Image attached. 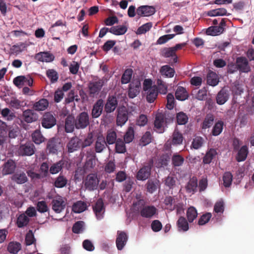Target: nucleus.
<instances>
[{
  "mask_svg": "<svg viewBox=\"0 0 254 254\" xmlns=\"http://www.w3.org/2000/svg\"><path fill=\"white\" fill-rule=\"evenodd\" d=\"M147 91L146 100L149 103H153L156 100L158 96L157 87L153 86L150 87Z\"/></svg>",
  "mask_w": 254,
  "mask_h": 254,
  "instance_id": "nucleus-32",
  "label": "nucleus"
},
{
  "mask_svg": "<svg viewBox=\"0 0 254 254\" xmlns=\"http://www.w3.org/2000/svg\"><path fill=\"white\" fill-rule=\"evenodd\" d=\"M93 209L97 219L101 220L103 218L105 208L102 198L97 200L93 206Z\"/></svg>",
  "mask_w": 254,
  "mask_h": 254,
  "instance_id": "nucleus-9",
  "label": "nucleus"
},
{
  "mask_svg": "<svg viewBox=\"0 0 254 254\" xmlns=\"http://www.w3.org/2000/svg\"><path fill=\"white\" fill-rule=\"evenodd\" d=\"M12 181L18 184H23L28 181L26 174L23 172H18L11 176Z\"/></svg>",
  "mask_w": 254,
  "mask_h": 254,
  "instance_id": "nucleus-28",
  "label": "nucleus"
},
{
  "mask_svg": "<svg viewBox=\"0 0 254 254\" xmlns=\"http://www.w3.org/2000/svg\"><path fill=\"white\" fill-rule=\"evenodd\" d=\"M176 181L177 178L172 175H169L164 178L163 182L167 187L170 189H172L176 186Z\"/></svg>",
  "mask_w": 254,
  "mask_h": 254,
  "instance_id": "nucleus-51",
  "label": "nucleus"
},
{
  "mask_svg": "<svg viewBox=\"0 0 254 254\" xmlns=\"http://www.w3.org/2000/svg\"><path fill=\"white\" fill-rule=\"evenodd\" d=\"M141 83L139 80L132 82L129 85L128 96L130 98H134L140 93Z\"/></svg>",
  "mask_w": 254,
  "mask_h": 254,
  "instance_id": "nucleus-14",
  "label": "nucleus"
},
{
  "mask_svg": "<svg viewBox=\"0 0 254 254\" xmlns=\"http://www.w3.org/2000/svg\"><path fill=\"white\" fill-rule=\"evenodd\" d=\"M33 141L37 144H40L45 141V137L39 129L35 130L32 134Z\"/></svg>",
  "mask_w": 254,
  "mask_h": 254,
  "instance_id": "nucleus-47",
  "label": "nucleus"
},
{
  "mask_svg": "<svg viewBox=\"0 0 254 254\" xmlns=\"http://www.w3.org/2000/svg\"><path fill=\"white\" fill-rule=\"evenodd\" d=\"M206 81L208 85L215 86L218 84L219 78L218 75L215 72L209 70L207 74Z\"/></svg>",
  "mask_w": 254,
  "mask_h": 254,
  "instance_id": "nucleus-29",
  "label": "nucleus"
},
{
  "mask_svg": "<svg viewBox=\"0 0 254 254\" xmlns=\"http://www.w3.org/2000/svg\"><path fill=\"white\" fill-rule=\"evenodd\" d=\"M22 117L23 120L27 123H31L37 119V114L30 109L23 111Z\"/></svg>",
  "mask_w": 254,
  "mask_h": 254,
  "instance_id": "nucleus-25",
  "label": "nucleus"
},
{
  "mask_svg": "<svg viewBox=\"0 0 254 254\" xmlns=\"http://www.w3.org/2000/svg\"><path fill=\"white\" fill-rule=\"evenodd\" d=\"M35 58L40 62L49 63L54 61L55 57L49 52H43L36 54Z\"/></svg>",
  "mask_w": 254,
  "mask_h": 254,
  "instance_id": "nucleus-23",
  "label": "nucleus"
},
{
  "mask_svg": "<svg viewBox=\"0 0 254 254\" xmlns=\"http://www.w3.org/2000/svg\"><path fill=\"white\" fill-rule=\"evenodd\" d=\"M176 98L180 101H184L189 97V94L185 88L178 86L175 92Z\"/></svg>",
  "mask_w": 254,
  "mask_h": 254,
  "instance_id": "nucleus-33",
  "label": "nucleus"
},
{
  "mask_svg": "<svg viewBox=\"0 0 254 254\" xmlns=\"http://www.w3.org/2000/svg\"><path fill=\"white\" fill-rule=\"evenodd\" d=\"M137 200L135 202H133V209L136 211H138L139 213L140 211L146 205H145L146 201L142 198H140V196H136Z\"/></svg>",
  "mask_w": 254,
  "mask_h": 254,
  "instance_id": "nucleus-48",
  "label": "nucleus"
},
{
  "mask_svg": "<svg viewBox=\"0 0 254 254\" xmlns=\"http://www.w3.org/2000/svg\"><path fill=\"white\" fill-rule=\"evenodd\" d=\"M155 12V9L153 6L142 5L136 10V13L139 16H149L154 14Z\"/></svg>",
  "mask_w": 254,
  "mask_h": 254,
  "instance_id": "nucleus-16",
  "label": "nucleus"
},
{
  "mask_svg": "<svg viewBox=\"0 0 254 254\" xmlns=\"http://www.w3.org/2000/svg\"><path fill=\"white\" fill-rule=\"evenodd\" d=\"M217 155V152L215 149H209L203 158V163L205 164H210L212 160Z\"/></svg>",
  "mask_w": 254,
  "mask_h": 254,
  "instance_id": "nucleus-36",
  "label": "nucleus"
},
{
  "mask_svg": "<svg viewBox=\"0 0 254 254\" xmlns=\"http://www.w3.org/2000/svg\"><path fill=\"white\" fill-rule=\"evenodd\" d=\"M35 147L31 142H27L20 145L18 150L19 155L22 156H31L35 153Z\"/></svg>",
  "mask_w": 254,
  "mask_h": 254,
  "instance_id": "nucleus-5",
  "label": "nucleus"
},
{
  "mask_svg": "<svg viewBox=\"0 0 254 254\" xmlns=\"http://www.w3.org/2000/svg\"><path fill=\"white\" fill-rule=\"evenodd\" d=\"M118 102L115 96H109L105 105V111L107 113L113 112L117 107Z\"/></svg>",
  "mask_w": 254,
  "mask_h": 254,
  "instance_id": "nucleus-15",
  "label": "nucleus"
},
{
  "mask_svg": "<svg viewBox=\"0 0 254 254\" xmlns=\"http://www.w3.org/2000/svg\"><path fill=\"white\" fill-rule=\"evenodd\" d=\"M127 27L125 25L113 26L110 28L109 32L116 35L124 34L127 31Z\"/></svg>",
  "mask_w": 254,
  "mask_h": 254,
  "instance_id": "nucleus-43",
  "label": "nucleus"
},
{
  "mask_svg": "<svg viewBox=\"0 0 254 254\" xmlns=\"http://www.w3.org/2000/svg\"><path fill=\"white\" fill-rule=\"evenodd\" d=\"M62 147L61 142L57 138L50 139L47 144V149L50 153L56 154Z\"/></svg>",
  "mask_w": 254,
  "mask_h": 254,
  "instance_id": "nucleus-10",
  "label": "nucleus"
},
{
  "mask_svg": "<svg viewBox=\"0 0 254 254\" xmlns=\"http://www.w3.org/2000/svg\"><path fill=\"white\" fill-rule=\"evenodd\" d=\"M187 217L190 223L192 222L197 216V212L195 207H190L187 211Z\"/></svg>",
  "mask_w": 254,
  "mask_h": 254,
  "instance_id": "nucleus-50",
  "label": "nucleus"
},
{
  "mask_svg": "<svg viewBox=\"0 0 254 254\" xmlns=\"http://www.w3.org/2000/svg\"><path fill=\"white\" fill-rule=\"evenodd\" d=\"M30 221V219L25 213H22L17 218L16 224L18 228L27 226Z\"/></svg>",
  "mask_w": 254,
  "mask_h": 254,
  "instance_id": "nucleus-40",
  "label": "nucleus"
},
{
  "mask_svg": "<svg viewBox=\"0 0 254 254\" xmlns=\"http://www.w3.org/2000/svg\"><path fill=\"white\" fill-rule=\"evenodd\" d=\"M183 137L178 130H175L173 134L172 143L173 144H180L182 143Z\"/></svg>",
  "mask_w": 254,
  "mask_h": 254,
  "instance_id": "nucleus-59",
  "label": "nucleus"
},
{
  "mask_svg": "<svg viewBox=\"0 0 254 254\" xmlns=\"http://www.w3.org/2000/svg\"><path fill=\"white\" fill-rule=\"evenodd\" d=\"M229 94L228 91L222 88L217 93L216 100L218 105H223L229 99Z\"/></svg>",
  "mask_w": 254,
  "mask_h": 254,
  "instance_id": "nucleus-26",
  "label": "nucleus"
},
{
  "mask_svg": "<svg viewBox=\"0 0 254 254\" xmlns=\"http://www.w3.org/2000/svg\"><path fill=\"white\" fill-rule=\"evenodd\" d=\"M224 122L219 120L215 123L211 130V134L213 136H218L221 133L223 129Z\"/></svg>",
  "mask_w": 254,
  "mask_h": 254,
  "instance_id": "nucleus-38",
  "label": "nucleus"
},
{
  "mask_svg": "<svg viewBox=\"0 0 254 254\" xmlns=\"http://www.w3.org/2000/svg\"><path fill=\"white\" fill-rule=\"evenodd\" d=\"M186 218L183 216H180L177 222V226L179 231L186 232L189 229V223Z\"/></svg>",
  "mask_w": 254,
  "mask_h": 254,
  "instance_id": "nucleus-34",
  "label": "nucleus"
},
{
  "mask_svg": "<svg viewBox=\"0 0 254 254\" xmlns=\"http://www.w3.org/2000/svg\"><path fill=\"white\" fill-rule=\"evenodd\" d=\"M75 119L73 116L68 115L65 120L64 128L66 132L71 133L75 127Z\"/></svg>",
  "mask_w": 254,
  "mask_h": 254,
  "instance_id": "nucleus-27",
  "label": "nucleus"
},
{
  "mask_svg": "<svg viewBox=\"0 0 254 254\" xmlns=\"http://www.w3.org/2000/svg\"><path fill=\"white\" fill-rule=\"evenodd\" d=\"M99 180L96 174H89L83 181L85 188L89 191H94L98 188Z\"/></svg>",
  "mask_w": 254,
  "mask_h": 254,
  "instance_id": "nucleus-2",
  "label": "nucleus"
},
{
  "mask_svg": "<svg viewBox=\"0 0 254 254\" xmlns=\"http://www.w3.org/2000/svg\"><path fill=\"white\" fill-rule=\"evenodd\" d=\"M104 106V101L102 99L97 100L93 106L91 116L93 119L98 118L102 114Z\"/></svg>",
  "mask_w": 254,
  "mask_h": 254,
  "instance_id": "nucleus-13",
  "label": "nucleus"
},
{
  "mask_svg": "<svg viewBox=\"0 0 254 254\" xmlns=\"http://www.w3.org/2000/svg\"><path fill=\"white\" fill-rule=\"evenodd\" d=\"M133 73L131 68H127L124 72L121 77V83L123 84H127L130 81Z\"/></svg>",
  "mask_w": 254,
  "mask_h": 254,
  "instance_id": "nucleus-44",
  "label": "nucleus"
},
{
  "mask_svg": "<svg viewBox=\"0 0 254 254\" xmlns=\"http://www.w3.org/2000/svg\"><path fill=\"white\" fill-rule=\"evenodd\" d=\"M52 204L53 210L57 213H60L64 209L66 202L62 196H58L53 199Z\"/></svg>",
  "mask_w": 254,
  "mask_h": 254,
  "instance_id": "nucleus-8",
  "label": "nucleus"
},
{
  "mask_svg": "<svg viewBox=\"0 0 254 254\" xmlns=\"http://www.w3.org/2000/svg\"><path fill=\"white\" fill-rule=\"evenodd\" d=\"M177 121L179 125H185L188 121V116L183 112H179L177 114Z\"/></svg>",
  "mask_w": 254,
  "mask_h": 254,
  "instance_id": "nucleus-60",
  "label": "nucleus"
},
{
  "mask_svg": "<svg viewBox=\"0 0 254 254\" xmlns=\"http://www.w3.org/2000/svg\"><path fill=\"white\" fill-rule=\"evenodd\" d=\"M107 146L105 138L102 136H98L96 140L94 147L96 153H101Z\"/></svg>",
  "mask_w": 254,
  "mask_h": 254,
  "instance_id": "nucleus-24",
  "label": "nucleus"
},
{
  "mask_svg": "<svg viewBox=\"0 0 254 254\" xmlns=\"http://www.w3.org/2000/svg\"><path fill=\"white\" fill-rule=\"evenodd\" d=\"M115 150L117 153H124L126 151V147L124 141L121 139H118L116 141Z\"/></svg>",
  "mask_w": 254,
  "mask_h": 254,
  "instance_id": "nucleus-56",
  "label": "nucleus"
},
{
  "mask_svg": "<svg viewBox=\"0 0 254 254\" xmlns=\"http://www.w3.org/2000/svg\"><path fill=\"white\" fill-rule=\"evenodd\" d=\"M16 168V163L12 159H8L3 165L2 173L3 175L12 174Z\"/></svg>",
  "mask_w": 254,
  "mask_h": 254,
  "instance_id": "nucleus-21",
  "label": "nucleus"
},
{
  "mask_svg": "<svg viewBox=\"0 0 254 254\" xmlns=\"http://www.w3.org/2000/svg\"><path fill=\"white\" fill-rule=\"evenodd\" d=\"M157 208L153 205H146L140 212V215L143 218H151L157 213Z\"/></svg>",
  "mask_w": 254,
  "mask_h": 254,
  "instance_id": "nucleus-20",
  "label": "nucleus"
},
{
  "mask_svg": "<svg viewBox=\"0 0 254 254\" xmlns=\"http://www.w3.org/2000/svg\"><path fill=\"white\" fill-rule=\"evenodd\" d=\"M170 156L167 153L162 154L160 156L158 160V167H162L166 166L170 161Z\"/></svg>",
  "mask_w": 254,
  "mask_h": 254,
  "instance_id": "nucleus-55",
  "label": "nucleus"
},
{
  "mask_svg": "<svg viewBox=\"0 0 254 254\" xmlns=\"http://www.w3.org/2000/svg\"><path fill=\"white\" fill-rule=\"evenodd\" d=\"M161 55L164 58L172 57V62L170 63L171 65L178 62V57L173 47L162 49L161 51Z\"/></svg>",
  "mask_w": 254,
  "mask_h": 254,
  "instance_id": "nucleus-19",
  "label": "nucleus"
},
{
  "mask_svg": "<svg viewBox=\"0 0 254 254\" xmlns=\"http://www.w3.org/2000/svg\"><path fill=\"white\" fill-rule=\"evenodd\" d=\"M46 75L50 79L52 83L58 81L59 75L58 72L54 69H49L46 71Z\"/></svg>",
  "mask_w": 254,
  "mask_h": 254,
  "instance_id": "nucleus-57",
  "label": "nucleus"
},
{
  "mask_svg": "<svg viewBox=\"0 0 254 254\" xmlns=\"http://www.w3.org/2000/svg\"><path fill=\"white\" fill-rule=\"evenodd\" d=\"M68 180L65 176L61 173L55 179L53 185L57 188H63L66 186Z\"/></svg>",
  "mask_w": 254,
  "mask_h": 254,
  "instance_id": "nucleus-30",
  "label": "nucleus"
},
{
  "mask_svg": "<svg viewBox=\"0 0 254 254\" xmlns=\"http://www.w3.org/2000/svg\"><path fill=\"white\" fill-rule=\"evenodd\" d=\"M236 63L239 71L241 72L247 73L251 70L247 59L245 57H239L236 58Z\"/></svg>",
  "mask_w": 254,
  "mask_h": 254,
  "instance_id": "nucleus-7",
  "label": "nucleus"
},
{
  "mask_svg": "<svg viewBox=\"0 0 254 254\" xmlns=\"http://www.w3.org/2000/svg\"><path fill=\"white\" fill-rule=\"evenodd\" d=\"M184 161V158L177 153L174 154L172 157V164L174 167L182 166Z\"/></svg>",
  "mask_w": 254,
  "mask_h": 254,
  "instance_id": "nucleus-49",
  "label": "nucleus"
},
{
  "mask_svg": "<svg viewBox=\"0 0 254 254\" xmlns=\"http://www.w3.org/2000/svg\"><path fill=\"white\" fill-rule=\"evenodd\" d=\"M74 119L75 127L77 129H84L89 125V116L86 112L80 113Z\"/></svg>",
  "mask_w": 254,
  "mask_h": 254,
  "instance_id": "nucleus-3",
  "label": "nucleus"
},
{
  "mask_svg": "<svg viewBox=\"0 0 254 254\" xmlns=\"http://www.w3.org/2000/svg\"><path fill=\"white\" fill-rule=\"evenodd\" d=\"M49 105V102L46 99H41L36 102L33 105V108L36 111H44L46 110Z\"/></svg>",
  "mask_w": 254,
  "mask_h": 254,
  "instance_id": "nucleus-41",
  "label": "nucleus"
},
{
  "mask_svg": "<svg viewBox=\"0 0 254 254\" xmlns=\"http://www.w3.org/2000/svg\"><path fill=\"white\" fill-rule=\"evenodd\" d=\"M152 135L150 131H146L142 136L140 139V144L145 146L151 142Z\"/></svg>",
  "mask_w": 254,
  "mask_h": 254,
  "instance_id": "nucleus-62",
  "label": "nucleus"
},
{
  "mask_svg": "<svg viewBox=\"0 0 254 254\" xmlns=\"http://www.w3.org/2000/svg\"><path fill=\"white\" fill-rule=\"evenodd\" d=\"M214 120V117L213 115L207 114L201 124L202 129H206L210 127L213 124Z\"/></svg>",
  "mask_w": 254,
  "mask_h": 254,
  "instance_id": "nucleus-39",
  "label": "nucleus"
},
{
  "mask_svg": "<svg viewBox=\"0 0 254 254\" xmlns=\"http://www.w3.org/2000/svg\"><path fill=\"white\" fill-rule=\"evenodd\" d=\"M224 30V28L218 26H212L209 27L206 30L207 35L217 36L222 34Z\"/></svg>",
  "mask_w": 254,
  "mask_h": 254,
  "instance_id": "nucleus-37",
  "label": "nucleus"
},
{
  "mask_svg": "<svg viewBox=\"0 0 254 254\" xmlns=\"http://www.w3.org/2000/svg\"><path fill=\"white\" fill-rule=\"evenodd\" d=\"M152 27V23L151 22L146 23L140 27H139L136 31V34L137 35H140L142 34H144L147 31H149L150 29Z\"/></svg>",
  "mask_w": 254,
  "mask_h": 254,
  "instance_id": "nucleus-61",
  "label": "nucleus"
},
{
  "mask_svg": "<svg viewBox=\"0 0 254 254\" xmlns=\"http://www.w3.org/2000/svg\"><path fill=\"white\" fill-rule=\"evenodd\" d=\"M159 72L163 76L167 78H172L175 73V69L169 65L162 66Z\"/></svg>",
  "mask_w": 254,
  "mask_h": 254,
  "instance_id": "nucleus-31",
  "label": "nucleus"
},
{
  "mask_svg": "<svg viewBox=\"0 0 254 254\" xmlns=\"http://www.w3.org/2000/svg\"><path fill=\"white\" fill-rule=\"evenodd\" d=\"M81 140L77 136L72 137L67 143L66 148L69 153L78 150L81 146Z\"/></svg>",
  "mask_w": 254,
  "mask_h": 254,
  "instance_id": "nucleus-12",
  "label": "nucleus"
},
{
  "mask_svg": "<svg viewBox=\"0 0 254 254\" xmlns=\"http://www.w3.org/2000/svg\"><path fill=\"white\" fill-rule=\"evenodd\" d=\"M248 154V148L246 145L243 146L239 150L236 159L238 162L245 161Z\"/></svg>",
  "mask_w": 254,
  "mask_h": 254,
  "instance_id": "nucleus-46",
  "label": "nucleus"
},
{
  "mask_svg": "<svg viewBox=\"0 0 254 254\" xmlns=\"http://www.w3.org/2000/svg\"><path fill=\"white\" fill-rule=\"evenodd\" d=\"M134 137V129L131 127H129L124 135V141L127 143L131 142Z\"/></svg>",
  "mask_w": 254,
  "mask_h": 254,
  "instance_id": "nucleus-53",
  "label": "nucleus"
},
{
  "mask_svg": "<svg viewBox=\"0 0 254 254\" xmlns=\"http://www.w3.org/2000/svg\"><path fill=\"white\" fill-rule=\"evenodd\" d=\"M128 111L124 108L118 110L116 123L118 126L122 127L128 120Z\"/></svg>",
  "mask_w": 254,
  "mask_h": 254,
  "instance_id": "nucleus-17",
  "label": "nucleus"
},
{
  "mask_svg": "<svg viewBox=\"0 0 254 254\" xmlns=\"http://www.w3.org/2000/svg\"><path fill=\"white\" fill-rule=\"evenodd\" d=\"M56 119L50 112L44 114L41 121L42 127L45 128H50L56 124Z\"/></svg>",
  "mask_w": 254,
  "mask_h": 254,
  "instance_id": "nucleus-6",
  "label": "nucleus"
},
{
  "mask_svg": "<svg viewBox=\"0 0 254 254\" xmlns=\"http://www.w3.org/2000/svg\"><path fill=\"white\" fill-rule=\"evenodd\" d=\"M198 181L196 177L193 176L190 178L188 183L187 184L185 189L188 193H191L194 194L197 190Z\"/></svg>",
  "mask_w": 254,
  "mask_h": 254,
  "instance_id": "nucleus-22",
  "label": "nucleus"
},
{
  "mask_svg": "<svg viewBox=\"0 0 254 254\" xmlns=\"http://www.w3.org/2000/svg\"><path fill=\"white\" fill-rule=\"evenodd\" d=\"M153 161L150 159L145 165L139 169L136 174L138 180L144 181L147 179L151 174V170L153 166Z\"/></svg>",
  "mask_w": 254,
  "mask_h": 254,
  "instance_id": "nucleus-4",
  "label": "nucleus"
},
{
  "mask_svg": "<svg viewBox=\"0 0 254 254\" xmlns=\"http://www.w3.org/2000/svg\"><path fill=\"white\" fill-rule=\"evenodd\" d=\"M64 165V161L61 160L57 162L53 163L49 169V172L51 174H56L61 172Z\"/></svg>",
  "mask_w": 254,
  "mask_h": 254,
  "instance_id": "nucleus-35",
  "label": "nucleus"
},
{
  "mask_svg": "<svg viewBox=\"0 0 254 254\" xmlns=\"http://www.w3.org/2000/svg\"><path fill=\"white\" fill-rule=\"evenodd\" d=\"M87 204L82 201H78L72 206V210L76 213H80L85 211L87 208Z\"/></svg>",
  "mask_w": 254,
  "mask_h": 254,
  "instance_id": "nucleus-42",
  "label": "nucleus"
},
{
  "mask_svg": "<svg viewBox=\"0 0 254 254\" xmlns=\"http://www.w3.org/2000/svg\"><path fill=\"white\" fill-rule=\"evenodd\" d=\"M128 240V236L124 231H118L116 240V246L118 250L121 251L123 249L126 245Z\"/></svg>",
  "mask_w": 254,
  "mask_h": 254,
  "instance_id": "nucleus-11",
  "label": "nucleus"
},
{
  "mask_svg": "<svg viewBox=\"0 0 254 254\" xmlns=\"http://www.w3.org/2000/svg\"><path fill=\"white\" fill-rule=\"evenodd\" d=\"M232 174L229 172H225L223 176V185L225 187H229L232 184Z\"/></svg>",
  "mask_w": 254,
  "mask_h": 254,
  "instance_id": "nucleus-58",
  "label": "nucleus"
},
{
  "mask_svg": "<svg viewBox=\"0 0 254 254\" xmlns=\"http://www.w3.org/2000/svg\"><path fill=\"white\" fill-rule=\"evenodd\" d=\"M93 142V133L90 132L89 133L86 137V138L83 140V141H81V147L85 148L87 146H89L91 145V144Z\"/></svg>",
  "mask_w": 254,
  "mask_h": 254,
  "instance_id": "nucleus-63",
  "label": "nucleus"
},
{
  "mask_svg": "<svg viewBox=\"0 0 254 254\" xmlns=\"http://www.w3.org/2000/svg\"><path fill=\"white\" fill-rule=\"evenodd\" d=\"M1 114L3 118H6L7 120H12L15 117L13 113L7 108L2 109L1 111Z\"/></svg>",
  "mask_w": 254,
  "mask_h": 254,
  "instance_id": "nucleus-64",
  "label": "nucleus"
},
{
  "mask_svg": "<svg viewBox=\"0 0 254 254\" xmlns=\"http://www.w3.org/2000/svg\"><path fill=\"white\" fill-rule=\"evenodd\" d=\"M108 80V77L104 76L102 78L97 77V79L90 81L88 84L89 96L91 98H94L97 96Z\"/></svg>",
  "mask_w": 254,
  "mask_h": 254,
  "instance_id": "nucleus-1",
  "label": "nucleus"
},
{
  "mask_svg": "<svg viewBox=\"0 0 254 254\" xmlns=\"http://www.w3.org/2000/svg\"><path fill=\"white\" fill-rule=\"evenodd\" d=\"M21 249V245L18 242H10L7 247V250L10 253L16 254Z\"/></svg>",
  "mask_w": 254,
  "mask_h": 254,
  "instance_id": "nucleus-54",
  "label": "nucleus"
},
{
  "mask_svg": "<svg viewBox=\"0 0 254 254\" xmlns=\"http://www.w3.org/2000/svg\"><path fill=\"white\" fill-rule=\"evenodd\" d=\"M165 119L164 115L162 113H158L156 115L154 124L156 131L159 133H162L164 131Z\"/></svg>",
  "mask_w": 254,
  "mask_h": 254,
  "instance_id": "nucleus-18",
  "label": "nucleus"
},
{
  "mask_svg": "<svg viewBox=\"0 0 254 254\" xmlns=\"http://www.w3.org/2000/svg\"><path fill=\"white\" fill-rule=\"evenodd\" d=\"M117 133L115 131L110 129L108 130L106 135V143L108 144H113L117 141Z\"/></svg>",
  "mask_w": 254,
  "mask_h": 254,
  "instance_id": "nucleus-45",
  "label": "nucleus"
},
{
  "mask_svg": "<svg viewBox=\"0 0 254 254\" xmlns=\"http://www.w3.org/2000/svg\"><path fill=\"white\" fill-rule=\"evenodd\" d=\"M175 199L171 196H167L164 200V204L165 205V208L170 211H173L175 209Z\"/></svg>",
  "mask_w": 254,
  "mask_h": 254,
  "instance_id": "nucleus-52",
  "label": "nucleus"
}]
</instances>
